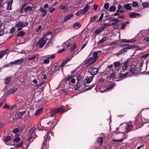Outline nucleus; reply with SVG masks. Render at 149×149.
Returning a JSON list of instances; mask_svg holds the SVG:
<instances>
[{
  "label": "nucleus",
  "mask_w": 149,
  "mask_h": 149,
  "mask_svg": "<svg viewBox=\"0 0 149 149\" xmlns=\"http://www.w3.org/2000/svg\"><path fill=\"white\" fill-rule=\"evenodd\" d=\"M98 57L97 52V51L93 52H91L86 59L84 61L83 63L86 65L89 62L88 65H90L95 62Z\"/></svg>",
  "instance_id": "obj_1"
},
{
  "label": "nucleus",
  "mask_w": 149,
  "mask_h": 149,
  "mask_svg": "<svg viewBox=\"0 0 149 149\" xmlns=\"http://www.w3.org/2000/svg\"><path fill=\"white\" fill-rule=\"evenodd\" d=\"M65 111V109L62 107L58 108L56 109L53 108L51 110L50 112L47 113V117H45V118H46L48 117L54 116L57 113H62Z\"/></svg>",
  "instance_id": "obj_2"
},
{
  "label": "nucleus",
  "mask_w": 149,
  "mask_h": 149,
  "mask_svg": "<svg viewBox=\"0 0 149 149\" xmlns=\"http://www.w3.org/2000/svg\"><path fill=\"white\" fill-rule=\"evenodd\" d=\"M48 40L46 37H43L42 38L37 44V45L39 46V48H42L43 47L45 43Z\"/></svg>",
  "instance_id": "obj_3"
},
{
  "label": "nucleus",
  "mask_w": 149,
  "mask_h": 149,
  "mask_svg": "<svg viewBox=\"0 0 149 149\" xmlns=\"http://www.w3.org/2000/svg\"><path fill=\"white\" fill-rule=\"evenodd\" d=\"M137 128H136V127L134 128V125L133 126L129 124H127L125 127V132L128 133L132 131H133L136 130Z\"/></svg>",
  "instance_id": "obj_4"
},
{
  "label": "nucleus",
  "mask_w": 149,
  "mask_h": 149,
  "mask_svg": "<svg viewBox=\"0 0 149 149\" xmlns=\"http://www.w3.org/2000/svg\"><path fill=\"white\" fill-rule=\"evenodd\" d=\"M99 71L98 68L95 67H91L88 70V72L90 73L92 76H94L96 75Z\"/></svg>",
  "instance_id": "obj_5"
},
{
  "label": "nucleus",
  "mask_w": 149,
  "mask_h": 149,
  "mask_svg": "<svg viewBox=\"0 0 149 149\" xmlns=\"http://www.w3.org/2000/svg\"><path fill=\"white\" fill-rule=\"evenodd\" d=\"M24 60V59L23 58H21L20 59L15 60L14 62H11L12 67L13 65H19L23 62Z\"/></svg>",
  "instance_id": "obj_6"
},
{
  "label": "nucleus",
  "mask_w": 149,
  "mask_h": 149,
  "mask_svg": "<svg viewBox=\"0 0 149 149\" xmlns=\"http://www.w3.org/2000/svg\"><path fill=\"white\" fill-rule=\"evenodd\" d=\"M28 24V23L27 22H26L24 23L21 21H19L16 24L15 26L17 27H24L27 26Z\"/></svg>",
  "instance_id": "obj_7"
},
{
  "label": "nucleus",
  "mask_w": 149,
  "mask_h": 149,
  "mask_svg": "<svg viewBox=\"0 0 149 149\" xmlns=\"http://www.w3.org/2000/svg\"><path fill=\"white\" fill-rule=\"evenodd\" d=\"M94 78V76H91L88 78H86L85 79V81H83V84L84 86H86V84H89L92 81Z\"/></svg>",
  "instance_id": "obj_8"
},
{
  "label": "nucleus",
  "mask_w": 149,
  "mask_h": 149,
  "mask_svg": "<svg viewBox=\"0 0 149 149\" xmlns=\"http://www.w3.org/2000/svg\"><path fill=\"white\" fill-rule=\"evenodd\" d=\"M137 71L136 66L134 64H132L131 65L130 71L131 72L132 74H133Z\"/></svg>",
  "instance_id": "obj_9"
},
{
  "label": "nucleus",
  "mask_w": 149,
  "mask_h": 149,
  "mask_svg": "<svg viewBox=\"0 0 149 149\" xmlns=\"http://www.w3.org/2000/svg\"><path fill=\"white\" fill-rule=\"evenodd\" d=\"M56 120H53L52 121H50L47 123V124L49 125L51 124L50 126H49V130H51L54 128V127L56 125L57 123L55 122Z\"/></svg>",
  "instance_id": "obj_10"
},
{
  "label": "nucleus",
  "mask_w": 149,
  "mask_h": 149,
  "mask_svg": "<svg viewBox=\"0 0 149 149\" xmlns=\"http://www.w3.org/2000/svg\"><path fill=\"white\" fill-rule=\"evenodd\" d=\"M39 11H40L42 14L40 15L42 17H44L45 16L47 13V10L43 8L42 7H40L39 9Z\"/></svg>",
  "instance_id": "obj_11"
},
{
  "label": "nucleus",
  "mask_w": 149,
  "mask_h": 149,
  "mask_svg": "<svg viewBox=\"0 0 149 149\" xmlns=\"http://www.w3.org/2000/svg\"><path fill=\"white\" fill-rule=\"evenodd\" d=\"M17 90V88H14L8 90L6 94V97L11 94L14 93Z\"/></svg>",
  "instance_id": "obj_12"
},
{
  "label": "nucleus",
  "mask_w": 149,
  "mask_h": 149,
  "mask_svg": "<svg viewBox=\"0 0 149 149\" xmlns=\"http://www.w3.org/2000/svg\"><path fill=\"white\" fill-rule=\"evenodd\" d=\"M129 62V59H127V60L124 63L122 66V69L123 70V72H124L128 68V64Z\"/></svg>",
  "instance_id": "obj_13"
},
{
  "label": "nucleus",
  "mask_w": 149,
  "mask_h": 149,
  "mask_svg": "<svg viewBox=\"0 0 149 149\" xmlns=\"http://www.w3.org/2000/svg\"><path fill=\"white\" fill-rule=\"evenodd\" d=\"M105 27L104 26L101 27L99 29H97L95 32V34H99L102 31H103L105 29Z\"/></svg>",
  "instance_id": "obj_14"
},
{
  "label": "nucleus",
  "mask_w": 149,
  "mask_h": 149,
  "mask_svg": "<svg viewBox=\"0 0 149 149\" xmlns=\"http://www.w3.org/2000/svg\"><path fill=\"white\" fill-rule=\"evenodd\" d=\"M13 2V0H10L8 3V6L7 7V10H10L12 9L11 6Z\"/></svg>",
  "instance_id": "obj_15"
},
{
  "label": "nucleus",
  "mask_w": 149,
  "mask_h": 149,
  "mask_svg": "<svg viewBox=\"0 0 149 149\" xmlns=\"http://www.w3.org/2000/svg\"><path fill=\"white\" fill-rule=\"evenodd\" d=\"M26 112V111H25L17 113V114L18 118H19V119L22 118V116L25 114Z\"/></svg>",
  "instance_id": "obj_16"
},
{
  "label": "nucleus",
  "mask_w": 149,
  "mask_h": 149,
  "mask_svg": "<svg viewBox=\"0 0 149 149\" xmlns=\"http://www.w3.org/2000/svg\"><path fill=\"white\" fill-rule=\"evenodd\" d=\"M81 26V24L78 22L74 23L73 25V27L75 29H77Z\"/></svg>",
  "instance_id": "obj_17"
},
{
  "label": "nucleus",
  "mask_w": 149,
  "mask_h": 149,
  "mask_svg": "<svg viewBox=\"0 0 149 149\" xmlns=\"http://www.w3.org/2000/svg\"><path fill=\"white\" fill-rule=\"evenodd\" d=\"M116 73L115 72H113L111 74L110 76L108 77V78H109V80H111V78L116 79Z\"/></svg>",
  "instance_id": "obj_18"
},
{
  "label": "nucleus",
  "mask_w": 149,
  "mask_h": 149,
  "mask_svg": "<svg viewBox=\"0 0 149 149\" xmlns=\"http://www.w3.org/2000/svg\"><path fill=\"white\" fill-rule=\"evenodd\" d=\"M136 48H140V47L138 46L137 45H130L129 46H127L124 48V49H133Z\"/></svg>",
  "instance_id": "obj_19"
},
{
  "label": "nucleus",
  "mask_w": 149,
  "mask_h": 149,
  "mask_svg": "<svg viewBox=\"0 0 149 149\" xmlns=\"http://www.w3.org/2000/svg\"><path fill=\"white\" fill-rule=\"evenodd\" d=\"M130 72L128 71L126 72L125 74L120 73L119 75V78H123L124 77L125 78L127 77V75Z\"/></svg>",
  "instance_id": "obj_20"
},
{
  "label": "nucleus",
  "mask_w": 149,
  "mask_h": 149,
  "mask_svg": "<svg viewBox=\"0 0 149 149\" xmlns=\"http://www.w3.org/2000/svg\"><path fill=\"white\" fill-rule=\"evenodd\" d=\"M73 16V15L72 14H70L67 15L65 16L64 18V20L65 21H66L72 18Z\"/></svg>",
  "instance_id": "obj_21"
},
{
  "label": "nucleus",
  "mask_w": 149,
  "mask_h": 149,
  "mask_svg": "<svg viewBox=\"0 0 149 149\" xmlns=\"http://www.w3.org/2000/svg\"><path fill=\"white\" fill-rule=\"evenodd\" d=\"M139 15L136 13L132 12L130 14V17L131 18H133L137 17Z\"/></svg>",
  "instance_id": "obj_22"
},
{
  "label": "nucleus",
  "mask_w": 149,
  "mask_h": 149,
  "mask_svg": "<svg viewBox=\"0 0 149 149\" xmlns=\"http://www.w3.org/2000/svg\"><path fill=\"white\" fill-rule=\"evenodd\" d=\"M89 5L88 4H86L84 8L83 9H82L84 13L89 9Z\"/></svg>",
  "instance_id": "obj_23"
},
{
  "label": "nucleus",
  "mask_w": 149,
  "mask_h": 149,
  "mask_svg": "<svg viewBox=\"0 0 149 149\" xmlns=\"http://www.w3.org/2000/svg\"><path fill=\"white\" fill-rule=\"evenodd\" d=\"M43 109L42 108H40L39 109L37 110L35 113V115L36 116H38L42 111Z\"/></svg>",
  "instance_id": "obj_24"
},
{
  "label": "nucleus",
  "mask_w": 149,
  "mask_h": 149,
  "mask_svg": "<svg viewBox=\"0 0 149 149\" xmlns=\"http://www.w3.org/2000/svg\"><path fill=\"white\" fill-rule=\"evenodd\" d=\"M113 64L114 66V68H116L117 67H119L121 65V63L120 61H116L113 63Z\"/></svg>",
  "instance_id": "obj_25"
},
{
  "label": "nucleus",
  "mask_w": 149,
  "mask_h": 149,
  "mask_svg": "<svg viewBox=\"0 0 149 149\" xmlns=\"http://www.w3.org/2000/svg\"><path fill=\"white\" fill-rule=\"evenodd\" d=\"M116 9V8L114 5H112L110 7L109 11L110 12H114Z\"/></svg>",
  "instance_id": "obj_26"
},
{
  "label": "nucleus",
  "mask_w": 149,
  "mask_h": 149,
  "mask_svg": "<svg viewBox=\"0 0 149 149\" xmlns=\"http://www.w3.org/2000/svg\"><path fill=\"white\" fill-rule=\"evenodd\" d=\"M25 34V32L23 31H19L17 34V36L18 37H23Z\"/></svg>",
  "instance_id": "obj_27"
},
{
  "label": "nucleus",
  "mask_w": 149,
  "mask_h": 149,
  "mask_svg": "<svg viewBox=\"0 0 149 149\" xmlns=\"http://www.w3.org/2000/svg\"><path fill=\"white\" fill-rule=\"evenodd\" d=\"M11 139V136H7L5 137L3 140L5 142H8L10 141Z\"/></svg>",
  "instance_id": "obj_28"
},
{
  "label": "nucleus",
  "mask_w": 149,
  "mask_h": 149,
  "mask_svg": "<svg viewBox=\"0 0 149 149\" xmlns=\"http://www.w3.org/2000/svg\"><path fill=\"white\" fill-rule=\"evenodd\" d=\"M49 133L48 132H47V133L46 135V137H45V140L46 142H47V141H49L51 139L50 137V135H49Z\"/></svg>",
  "instance_id": "obj_29"
},
{
  "label": "nucleus",
  "mask_w": 149,
  "mask_h": 149,
  "mask_svg": "<svg viewBox=\"0 0 149 149\" xmlns=\"http://www.w3.org/2000/svg\"><path fill=\"white\" fill-rule=\"evenodd\" d=\"M123 7L128 10H130L131 8V7L130 6L129 3H127L124 5Z\"/></svg>",
  "instance_id": "obj_30"
},
{
  "label": "nucleus",
  "mask_w": 149,
  "mask_h": 149,
  "mask_svg": "<svg viewBox=\"0 0 149 149\" xmlns=\"http://www.w3.org/2000/svg\"><path fill=\"white\" fill-rule=\"evenodd\" d=\"M85 13L81 9L80 10L78 11L77 13H76L75 14V15L76 16H79L81 14L83 15H84Z\"/></svg>",
  "instance_id": "obj_31"
},
{
  "label": "nucleus",
  "mask_w": 149,
  "mask_h": 149,
  "mask_svg": "<svg viewBox=\"0 0 149 149\" xmlns=\"http://www.w3.org/2000/svg\"><path fill=\"white\" fill-rule=\"evenodd\" d=\"M116 85L115 83H112L109 87L107 88V90H110L112 89Z\"/></svg>",
  "instance_id": "obj_32"
},
{
  "label": "nucleus",
  "mask_w": 149,
  "mask_h": 149,
  "mask_svg": "<svg viewBox=\"0 0 149 149\" xmlns=\"http://www.w3.org/2000/svg\"><path fill=\"white\" fill-rule=\"evenodd\" d=\"M11 78L10 77H7L4 80V83L5 84H8L10 82Z\"/></svg>",
  "instance_id": "obj_33"
},
{
  "label": "nucleus",
  "mask_w": 149,
  "mask_h": 149,
  "mask_svg": "<svg viewBox=\"0 0 149 149\" xmlns=\"http://www.w3.org/2000/svg\"><path fill=\"white\" fill-rule=\"evenodd\" d=\"M121 41L123 42H126L127 43H131L134 42L135 40H127L126 39H122Z\"/></svg>",
  "instance_id": "obj_34"
},
{
  "label": "nucleus",
  "mask_w": 149,
  "mask_h": 149,
  "mask_svg": "<svg viewBox=\"0 0 149 149\" xmlns=\"http://www.w3.org/2000/svg\"><path fill=\"white\" fill-rule=\"evenodd\" d=\"M142 5L144 8H148L149 7V3L146 2L142 3Z\"/></svg>",
  "instance_id": "obj_35"
},
{
  "label": "nucleus",
  "mask_w": 149,
  "mask_h": 149,
  "mask_svg": "<svg viewBox=\"0 0 149 149\" xmlns=\"http://www.w3.org/2000/svg\"><path fill=\"white\" fill-rule=\"evenodd\" d=\"M24 10L26 11L30 12L32 11L31 7L28 6L24 8Z\"/></svg>",
  "instance_id": "obj_36"
},
{
  "label": "nucleus",
  "mask_w": 149,
  "mask_h": 149,
  "mask_svg": "<svg viewBox=\"0 0 149 149\" xmlns=\"http://www.w3.org/2000/svg\"><path fill=\"white\" fill-rule=\"evenodd\" d=\"M107 39V38L106 37H104L103 38H102V39L100 40L99 42V44H100L106 41Z\"/></svg>",
  "instance_id": "obj_37"
},
{
  "label": "nucleus",
  "mask_w": 149,
  "mask_h": 149,
  "mask_svg": "<svg viewBox=\"0 0 149 149\" xmlns=\"http://www.w3.org/2000/svg\"><path fill=\"white\" fill-rule=\"evenodd\" d=\"M103 141V138L102 137H99L97 140L98 142L100 143L101 145H102Z\"/></svg>",
  "instance_id": "obj_38"
},
{
  "label": "nucleus",
  "mask_w": 149,
  "mask_h": 149,
  "mask_svg": "<svg viewBox=\"0 0 149 149\" xmlns=\"http://www.w3.org/2000/svg\"><path fill=\"white\" fill-rule=\"evenodd\" d=\"M64 44H65V45L67 47L70 46L71 45L70 41L69 40H67L66 42H65Z\"/></svg>",
  "instance_id": "obj_39"
},
{
  "label": "nucleus",
  "mask_w": 149,
  "mask_h": 149,
  "mask_svg": "<svg viewBox=\"0 0 149 149\" xmlns=\"http://www.w3.org/2000/svg\"><path fill=\"white\" fill-rule=\"evenodd\" d=\"M116 21V22L112 23V24H111V25H113V26L115 25L118 24L117 23H118L120 21V20L119 19H116L115 21Z\"/></svg>",
  "instance_id": "obj_40"
},
{
  "label": "nucleus",
  "mask_w": 149,
  "mask_h": 149,
  "mask_svg": "<svg viewBox=\"0 0 149 149\" xmlns=\"http://www.w3.org/2000/svg\"><path fill=\"white\" fill-rule=\"evenodd\" d=\"M95 85V84H93L91 85L89 87L87 88L86 89V91H87L91 90L93 88Z\"/></svg>",
  "instance_id": "obj_41"
},
{
  "label": "nucleus",
  "mask_w": 149,
  "mask_h": 149,
  "mask_svg": "<svg viewBox=\"0 0 149 149\" xmlns=\"http://www.w3.org/2000/svg\"><path fill=\"white\" fill-rule=\"evenodd\" d=\"M48 9L50 13H52L55 10V8L52 7H49Z\"/></svg>",
  "instance_id": "obj_42"
},
{
  "label": "nucleus",
  "mask_w": 149,
  "mask_h": 149,
  "mask_svg": "<svg viewBox=\"0 0 149 149\" xmlns=\"http://www.w3.org/2000/svg\"><path fill=\"white\" fill-rule=\"evenodd\" d=\"M34 131V130L33 128H32L29 131V135L31 136H32Z\"/></svg>",
  "instance_id": "obj_43"
},
{
  "label": "nucleus",
  "mask_w": 149,
  "mask_h": 149,
  "mask_svg": "<svg viewBox=\"0 0 149 149\" xmlns=\"http://www.w3.org/2000/svg\"><path fill=\"white\" fill-rule=\"evenodd\" d=\"M36 57V55H35L28 58V59L30 61L34 60Z\"/></svg>",
  "instance_id": "obj_44"
},
{
  "label": "nucleus",
  "mask_w": 149,
  "mask_h": 149,
  "mask_svg": "<svg viewBox=\"0 0 149 149\" xmlns=\"http://www.w3.org/2000/svg\"><path fill=\"white\" fill-rule=\"evenodd\" d=\"M104 8L106 10H107L109 7V3H106L104 5Z\"/></svg>",
  "instance_id": "obj_45"
},
{
  "label": "nucleus",
  "mask_w": 149,
  "mask_h": 149,
  "mask_svg": "<svg viewBox=\"0 0 149 149\" xmlns=\"http://www.w3.org/2000/svg\"><path fill=\"white\" fill-rule=\"evenodd\" d=\"M76 45L74 44L73 46H72L70 49V52H72L76 48Z\"/></svg>",
  "instance_id": "obj_46"
},
{
  "label": "nucleus",
  "mask_w": 149,
  "mask_h": 149,
  "mask_svg": "<svg viewBox=\"0 0 149 149\" xmlns=\"http://www.w3.org/2000/svg\"><path fill=\"white\" fill-rule=\"evenodd\" d=\"M132 5L133 7H136L138 6V3L136 1H133L132 3Z\"/></svg>",
  "instance_id": "obj_47"
},
{
  "label": "nucleus",
  "mask_w": 149,
  "mask_h": 149,
  "mask_svg": "<svg viewBox=\"0 0 149 149\" xmlns=\"http://www.w3.org/2000/svg\"><path fill=\"white\" fill-rule=\"evenodd\" d=\"M15 31V29L14 27H12L10 30L9 32L11 33H13Z\"/></svg>",
  "instance_id": "obj_48"
},
{
  "label": "nucleus",
  "mask_w": 149,
  "mask_h": 149,
  "mask_svg": "<svg viewBox=\"0 0 149 149\" xmlns=\"http://www.w3.org/2000/svg\"><path fill=\"white\" fill-rule=\"evenodd\" d=\"M116 18L113 17H109L108 19H107V20H109L110 21H115V20Z\"/></svg>",
  "instance_id": "obj_49"
},
{
  "label": "nucleus",
  "mask_w": 149,
  "mask_h": 149,
  "mask_svg": "<svg viewBox=\"0 0 149 149\" xmlns=\"http://www.w3.org/2000/svg\"><path fill=\"white\" fill-rule=\"evenodd\" d=\"M43 62L44 64H48L49 63V61L48 59H46L44 60Z\"/></svg>",
  "instance_id": "obj_50"
},
{
  "label": "nucleus",
  "mask_w": 149,
  "mask_h": 149,
  "mask_svg": "<svg viewBox=\"0 0 149 149\" xmlns=\"http://www.w3.org/2000/svg\"><path fill=\"white\" fill-rule=\"evenodd\" d=\"M60 8L61 10H64L65 9H67V8L65 6H60Z\"/></svg>",
  "instance_id": "obj_51"
},
{
  "label": "nucleus",
  "mask_w": 149,
  "mask_h": 149,
  "mask_svg": "<svg viewBox=\"0 0 149 149\" xmlns=\"http://www.w3.org/2000/svg\"><path fill=\"white\" fill-rule=\"evenodd\" d=\"M20 140V138L18 137H16L14 139V141L15 142H18Z\"/></svg>",
  "instance_id": "obj_52"
},
{
  "label": "nucleus",
  "mask_w": 149,
  "mask_h": 149,
  "mask_svg": "<svg viewBox=\"0 0 149 149\" xmlns=\"http://www.w3.org/2000/svg\"><path fill=\"white\" fill-rule=\"evenodd\" d=\"M42 26L41 25H40L36 29V31L38 32L40 31L42 28Z\"/></svg>",
  "instance_id": "obj_53"
},
{
  "label": "nucleus",
  "mask_w": 149,
  "mask_h": 149,
  "mask_svg": "<svg viewBox=\"0 0 149 149\" xmlns=\"http://www.w3.org/2000/svg\"><path fill=\"white\" fill-rule=\"evenodd\" d=\"M44 137L45 138V139H44L45 141L42 143V146H45L47 144V143L48 144L49 143L48 142H47H47L46 141L45 137Z\"/></svg>",
  "instance_id": "obj_54"
},
{
  "label": "nucleus",
  "mask_w": 149,
  "mask_h": 149,
  "mask_svg": "<svg viewBox=\"0 0 149 149\" xmlns=\"http://www.w3.org/2000/svg\"><path fill=\"white\" fill-rule=\"evenodd\" d=\"M23 144V142H20L19 143H18L16 145V147L17 148H18V147H21V146H22Z\"/></svg>",
  "instance_id": "obj_55"
},
{
  "label": "nucleus",
  "mask_w": 149,
  "mask_h": 149,
  "mask_svg": "<svg viewBox=\"0 0 149 149\" xmlns=\"http://www.w3.org/2000/svg\"><path fill=\"white\" fill-rule=\"evenodd\" d=\"M120 51L121 53H122V54L124 52H127V49H124V48L121 49Z\"/></svg>",
  "instance_id": "obj_56"
},
{
  "label": "nucleus",
  "mask_w": 149,
  "mask_h": 149,
  "mask_svg": "<svg viewBox=\"0 0 149 149\" xmlns=\"http://www.w3.org/2000/svg\"><path fill=\"white\" fill-rule=\"evenodd\" d=\"M70 58H66L65 59V60H64V61L63 62H64L66 64L68 62L70 61Z\"/></svg>",
  "instance_id": "obj_57"
},
{
  "label": "nucleus",
  "mask_w": 149,
  "mask_h": 149,
  "mask_svg": "<svg viewBox=\"0 0 149 149\" xmlns=\"http://www.w3.org/2000/svg\"><path fill=\"white\" fill-rule=\"evenodd\" d=\"M82 77L81 76L79 75L78 76L77 78V79L78 81V82H80V81H80Z\"/></svg>",
  "instance_id": "obj_58"
},
{
  "label": "nucleus",
  "mask_w": 149,
  "mask_h": 149,
  "mask_svg": "<svg viewBox=\"0 0 149 149\" xmlns=\"http://www.w3.org/2000/svg\"><path fill=\"white\" fill-rule=\"evenodd\" d=\"M3 108H7L8 109H10V107L6 103L5 104L4 106L3 107Z\"/></svg>",
  "instance_id": "obj_59"
},
{
  "label": "nucleus",
  "mask_w": 149,
  "mask_h": 149,
  "mask_svg": "<svg viewBox=\"0 0 149 149\" xmlns=\"http://www.w3.org/2000/svg\"><path fill=\"white\" fill-rule=\"evenodd\" d=\"M19 129L18 128H15L13 130V133L15 134L17 133L19 131Z\"/></svg>",
  "instance_id": "obj_60"
},
{
  "label": "nucleus",
  "mask_w": 149,
  "mask_h": 149,
  "mask_svg": "<svg viewBox=\"0 0 149 149\" xmlns=\"http://www.w3.org/2000/svg\"><path fill=\"white\" fill-rule=\"evenodd\" d=\"M72 76H70L69 75H68V76L65 78L66 81H69L72 78Z\"/></svg>",
  "instance_id": "obj_61"
},
{
  "label": "nucleus",
  "mask_w": 149,
  "mask_h": 149,
  "mask_svg": "<svg viewBox=\"0 0 149 149\" xmlns=\"http://www.w3.org/2000/svg\"><path fill=\"white\" fill-rule=\"evenodd\" d=\"M71 82L73 84H74L75 83V79L74 78H72L70 80Z\"/></svg>",
  "instance_id": "obj_62"
},
{
  "label": "nucleus",
  "mask_w": 149,
  "mask_h": 149,
  "mask_svg": "<svg viewBox=\"0 0 149 149\" xmlns=\"http://www.w3.org/2000/svg\"><path fill=\"white\" fill-rule=\"evenodd\" d=\"M6 67H12L11 62L10 63L6 64L5 65Z\"/></svg>",
  "instance_id": "obj_63"
},
{
  "label": "nucleus",
  "mask_w": 149,
  "mask_h": 149,
  "mask_svg": "<svg viewBox=\"0 0 149 149\" xmlns=\"http://www.w3.org/2000/svg\"><path fill=\"white\" fill-rule=\"evenodd\" d=\"M49 5L47 4V3H46L43 6V8L44 9H46L47 8H48V6H49Z\"/></svg>",
  "instance_id": "obj_64"
}]
</instances>
